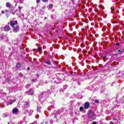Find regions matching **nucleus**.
<instances>
[{
	"label": "nucleus",
	"instance_id": "obj_30",
	"mask_svg": "<svg viewBox=\"0 0 124 124\" xmlns=\"http://www.w3.org/2000/svg\"><path fill=\"white\" fill-rule=\"evenodd\" d=\"M4 13H5L4 11H1V14H4Z\"/></svg>",
	"mask_w": 124,
	"mask_h": 124
},
{
	"label": "nucleus",
	"instance_id": "obj_40",
	"mask_svg": "<svg viewBox=\"0 0 124 124\" xmlns=\"http://www.w3.org/2000/svg\"><path fill=\"white\" fill-rule=\"evenodd\" d=\"M22 17H24V16H25V15L22 14Z\"/></svg>",
	"mask_w": 124,
	"mask_h": 124
},
{
	"label": "nucleus",
	"instance_id": "obj_15",
	"mask_svg": "<svg viewBox=\"0 0 124 124\" xmlns=\"http://www.w3.org/2000/svg\"><path fill=\"white\" fill-rule=\"evenodd\" d=\"M24 2V0H17V3H23Z\"/></svg>",
	"mask_w": 124,
	"mask_h": 124
},
{
	"label": "nucleus",
	"instance_id": "obj_14",
	"mask_svg": "<svg viewBox=\"0 0 124 124\" xmlns=\"http://www.w3.org/2000/svg\"><path fill=\"white\" fill-rule=\"evenodd\" d=\"M16 67L17 68H20L21 67V64L20 63L16 64Z\"/></svg>",
	"mask_w": 124,
	"mask_h": 124
},
{
	"label": "nucleus",
	"instance_id": "obj_9",
	"mask_svg": "<svg viewBox=\"0 0 124 124\" xmlns=\"http://www.w3.org/2000/svg\"><path fill=\"white\" fill-rule=\"evenodd\" d=\"M6 7H7L8 8H10V7L11 6H12V5H11V4L10 3V2H7L6 3Z\"/></svg>",
	"mask_w": 124,
	"mask_h": 124
},
{
	"label": "nucleus",
	"instance_id": "obj_12",
	"mask_svg": "<svg viewBox=\"0 0 124 124\" xmlns=\"http://www.w3.org/2000/svg\"><path fill=\"white\" fill-rule=\"evenodd\" d=\"M45 63H46V64L50 65L51 64V61L49 60H46Z\"/></svg>",
	"mask_w": 124,
	"mask_h": 124
},
{
	"label": "nucleus",
	"instance_id": "obj_6",
	"mask_svg": "<svg viewBox=\"0 0 124 124\" xmlns=\"http://www.w3.org/2000/svg\"><path fill=\"white\" fill-rule=\"evenodd\" d=\"M10 30H11V28L8 25H7L4 27V31H9Z\"/></svg>",
	"mask_w": 124,
	"mask_h": 124
},
{
	"label": "nucleus",
	"instance_id": "obj_18",
	"mask_svg": "<svg viewBox=\"0 0 124 124\" xmlns=\"http://www.w3.org/2000/svg\"><path fill=\"white\" fill-rule=\"evenodd\" d=\"M37 81V79L36 78H34L32 79L31 81L32 82V83H34V82H36Z\"/></svg>",
	"mask_w": 124,
	"mask_h": 124
},
{
	"label": "nucleus",
	"instance_id": "obj_20",
	"mask_svg": "<svg viewBox=\"0 0 124 124\" xmlns=\"http://www.w3.org/2000/svg\"><path fill=\"white\" fill-rule=\"evenodd\" d=\"M22 8H23V7H21V6H19L18 7V10L19 11H21V9H22Z\"/></svg>",
	"mask_w": 124,
	"mask_h": 124
},
{
	"label": "nucleus",
	"instance_id": "obj_33",
	"mask_svg": "<svg viewBox=\"0 0 124 124\" xmlns=\"http://www.w3.org/2000/svg\"><path fill=\"white\" fill-rule=\"evenodd\" d=\"M109 124H114V123H113V122L111 121L110 122Z\"/></svg>",
	"mask_w": 124,
	"mask_h": 124
},
{
	"label": "nucleus",
	"instance_id": "obj_22",
	"mask_svg": "<svg viewBox=\"0 0 124 124\" xmlns=\"http://www.w3.org/2000/svg\"><path fill=\"white\" fill-rule=\"evenodd\" d=\"M94 102L95 103H99V101L98 100H95Z\"/></svg>",
	"mask_w": 124,
	"mask_h": 124
},
{
	"label": "nucleus",
	"instance_id": "obj_25",
	"mask_svg": "<svg viewBox=\"0 0 124 124\" xmlns=\"http://www.w3.org/2000/svg\"><path fill=\"white\" fill-rule=\"evenodd\" d=\"M49 8H52L53 7V4H49Z\"/></svg>",
	"mask_w": 124,
	"mask_h": 124
},
{
	"label": "nucleus",
	"instance_id": "obj_42",
	"mask_svg": "<svg viewBox=\"0 0 124 124\" xmlns=\"http://www.w3.org/2000/svg\"><path fill=\"white\" fill-rule=\"evenodd\" d=\"M46 19H47V17H45V20Z\"/></svg>",
	"mask_w": 124,
	"mask_h": 124
},
{
	"label": "nucleus",
	"instance_id": "obj_5",
	"mask_svg": "<svg viewBox=\"0 0 124 124\" xmlns=\"http://www.w3.org/2000/svg\"><path fill=\"white\" fill-rule=\"evenodd\" d=\"M89 106H90V103H89V102H86L84 105V109H89Z\"/></svg>",
	"mask_w": 124,
	"mask_h": 124
},
{
	"label": "nucleus",
	"instance_id": "obj_46",
	"mask_svg": "<svg viewBox=\"0 0 124 124\" xmlns=\"http://www.w3.org/2000/svg\"><path fill=\"white\" fill-rule=\"evenodd\" d=\"M26 87H28V85H27Z\"/></svg>",
	"mask_w": 124,
	"mask_h": 124
},
{
	"label": "nucleus",
	"instance_id": "obj_3",
	"mask_svg": "<svg viewBox=\"0 0 124 124\" xmlns=\"http://www.w3.org/2000/svg\"><path fill=\"white\" fill-rule=\"evenodd\" d=\"M43 93H42V94H41L39 96V98L40 101H41V102H44V101H45V100H46V97H45V96L43 95Z\"/></svg>",
	"mask_w": 124,
	"mask_h": 124
},
{
	"label": "nucleus",
	"instance_id": "obj_37",
	"mask_svg": "<svg viewBox=\"0 0 124 124\" xmlns=\"http://www.w3.org/2000/svg\"><path fill=\"white\" fill-rule=\"evenodd\" d=\"M118 52H122V50L119 49L118 51Z\"/></svg>",
	"mask_w": 124,
	"mask_h": 124
},
{
	"label": "nucleus",
	"instance_id": "obj_2",
	"mask_svg": "<svg viewBox=\"0 0 124 124\" xmlns=\"http://www.w3.org/2000/svg\"><path fill=\"white\" fill-rule=\"evenodd\" d=\"M95 116V114L93 113V111L89 112L88 118L90 122H92V121L95 120V118H96Z\"/></svg>",
	"mask_w": 124,
	"mask_h": 124
},
{
	"label": "nucleus",
	"instance_id": "obj_19",
	"mask_svg": "<svg viewBox=\"0 0 124 124\" xmlns=\"http://www.w3.org/2000/svg\"><path fill=\"white\" fill-rule=\"evenodd\" d=\"M79 110H80V111H81V112L83 111V110H84V107H81L79 108Z\"/></svg>",
	"mask_w": 124,
	"mask_h": 124
},
{
	"label": "nucleus",
	"instance_id": "obj_36",
	"mask_svg": "<svg viewBox=\"0 0 124 124\" xmlns=\"http://www.w3.org/2000/svg\"><path fill=\"white\" fill-rule=\"evenodd\" d=\"M1 39H2V36L0 37V40H1Z\"/></svg>",
	"mask_w": 124,
	"mask_h": 124
},
{
	"label": "nucleus",
	"instance_id": "obj_1",
	"mask_svg": "<svg viewBox=\"0 0 124 124\" xmlns=\"http://www.w3.org/2000/svg\"><path fill=\"white\" fill-rule=\"evenodd\" d=\"M10 27L13 28V31L14 32H18L19 30V27L18 25V22L17 20H12L10 23Z\"/></svg>",
	"mask_w": 124,
	"mask_h": 124
},
{
	"label": "nucleus",
	"instance_id": "obj_16",
	"mask_svg": "<svg viewBox=\"0 0 124 124\" xmlns=\"http://www.w3.org/2000/svg\"><path fill=\"white\" fill-rule=\"evenodd\" d=\"M32 113H33V110H30L29 112L30 116H31V115H32Z\"/></svg>",
	"mask_w": 124,
	"mask_h": 124
},
{
	"label": "nucleus",
	"instance_id": "obj_48",
	"mask_svg": "<svg viewBox=\"0 0 124 124\" xmlns=\"http://www.w3.org/2000/svg\"><path fill=\"white\" fill-rule=\"evenodd\" d=\"M52 102H54L53 101H52Z\"/></svg>",
	"mask_w": 124,
	"mask_h": 124
},
{
	"label": "nucleus",
	"instance_id": "obj_38",
	"mask_svg": "<svg viewBox=\"0 0 124 124\" xmlns=\"http://www.w3.org/2000/svg\"><path fill=\"white\" fill-rule=\"evenodd\" d=\"M103 92H104V90H101V93H103Z\"/></svg>",
	"mask_w": 124,
	"mask_h": 124
},
{
	"label": "nucleus",
	"instance_id": "obj_28",
	"mask_svg": "<svg viewBox=\"0 0 124 124\" xmlns=\"http://www.w3.org/2000/svg\"><path fill=\"white\" fill-rule=\"evenodd\" d=\"M37 3H39L40 2V0H36Z\"/></svg>",
	"mask_w": 124,
	"mask_h": 124
},
{
	"label": "nucleus",
	"instance_id": "obj_47",
	"mask_svg": "<svg viewBox=\"0 0 124 124\" xmlns=\"http://www.w3.org/2000/svg\"><path fill=\"white\" fill-rule=\"evenodd\" d=\"M52 102H54L53 101H52Z\"/></svg>",
	"mask_w": 124,
	"mask_h": 124
},
{
	"label": "nucleus",
	"instance_id": "obj_21",
	"mask_svg": "<svg viewBox=\"0 0 124 124\" xmlns=\"http://www.w3.org/2000/svg\"><path fill=\"white\" fill-rule=\"evenodd\" d=\"M66 88H67V85H64L63 87V89H64V90H66Z\"/></svg>",
	"mask_w": 124,
	"mask_h": 124
},
{
	"label": "nucleus",
	"instance_id": "obj_43",
	"mask_svg": "<svg viewBox=\"0 0 124 124\" xmlns=\"http://www.w3.org/2000/svg\"><path fill=\"white\" fill-rule=\"evenodd\" d=\"M57 112H58V113H59L60 112V110H58Z\"/></svg>",
	"mask_w": 124,
	"mask_h": 124
},
{
	"label": "nucleus",
	"instance_id": "obj_11",
	"mask_svg": "<svg viewBox=\"0 0 124 124\" xmlns=\"http://www.w3.org/2000/svg\"><path fill=\"white\" fill-rule=\"evenodd\" d=\"M5 15L7 16V18H8V17H9V12L8 10H5Z\"/></svg>",
	"mask_w": 124,
	"mask_h": 124
},
{
	"label": "nucleus",
	"instance_id": "obj_24",
	"mask_svg": "<svg viewBox=\"0 0 124 124\" xmlns=\"http://www.w3.org/2000/svg\"><path fill=\"white\" fill-rule=\"evenodd\" d=\"M43 2H48V0H42Z\"/></svg>",
	"mask_w": 124,
	"mask_h": 124
},
{
	"label": "nucleus",
	"instance_id": "obj_31",
	"mask_svg": "<svg viewBox=\"0 0 124 124\" xmlns=\"http://www.w3.org/2000/svg\"><path fill=\"white\" fill-rule=\"evenodd\" d=\"M50 107H51V108H54V106H53V105H50Z\"/></svg>",
	"mask_w": 124,
	"mask_h": 124
},
{
	"label": "nucleus",
	"instance_id": "obj_45",
	"mask_svg": "<svg viewBox=\"0 0 124 124\" xmlns=\"http://www.w3.org/2000/svg\"><path fill=\"white\" fill-rule=\"evenodd\" d=\"M55 118H57V116H55Z\"/></svg>",
	"mask_w": 124,
	"mask_h": 124
},
{
	"label": "nucleus",
	"instance_id": "obj_35",
	"mask_svg": "<svg viewBox=\"0 0 124 124\" xmlns=\"http://www.w3.org/2000/svg\"><path fill=\"white\" fill-rule=\"evenodd\" d=\"M116 46H118V45H120V44L117 43L116 44Z\"/></svg>",
	"mask_w": 124,
	"mask_h": 124
},
{
	"label": "nucleus",
	"instance_id": "obj_23",
	"mask_svg": "<svg viewBox=\"0 0 124 124\" xmlns=\"http://www.w3.org/2000/svg\"><path fill=\"white\" fill-rule=\"evenodd\" d=\"M38 51H41V50H42V47H39L38 48Z\"/></svg>",
	"mask_w": 124,
	"mask_h": 124
},
{
	"label": "nucleus",
	"instance_id": "obj_32",
	"mask_svg": "<svg viewBox=\"0 0 124 124\" xmlns=\"http://www.w3.org/2000/svg\"><path fill=\"white\" fill-rule=\"evenodd\" d=\"M31 69V68H30V67H28L27 68V70H30Z\"/></svg>",
	"mask_w": 124,
	"mask_h": 124
},
{
	"label": "nucleus",
	"instance_id": "obj_29",
	"mask_svg": "<svg viewBox=\"0 0 124 124\" xmlns=\"http://www.w3.org/2000/svg\"><path fill=\"white\" fill-rule=\"evenodd\" d=\"M92 124H96V122L93 121L92 123Z\"/></svg>",
	"mask_w": 124,
	"mask_h": 124
},
{
	"label": "nucleus",
	"instance_id": "obj_44",
	"mask_svg": "<svg viewBox=\"0 0 124 124\" xmlns=\"http://www.w3.org/2000/svg\"><path fill=\"white\" fill-rule=\"evenodd\" d=\"M121 73V71H120L119 72V73Z\"/></svg>",
	"mask_w": 124,
	"mask_h": 124
},
{
	"label": "nucleus",
	"instance_id": "obj_27",
	"mask_svg": "<svg viewBox=\"0 0 124 124\" xmlns=\"http://www.w3.org/2000/svg\"><path fill=\"white\" fill-rule=\"evenodd\" d=\"M113 121H117V118L115 117H114L112 118Z\"/></svg>",
	"mask_w": 124,
	"mask_h": 124
},
{
	"label": "nucleus",
	"instance_id": "obj_13",
	"mask_svg": "<svg viewBox=\"0 0 124 124\" xmlns=\"http://www.w3.org/2000/svg\"><path fill=\"white\" fill-rule=\"evenodd\" d=\"M24 106H25V107H26V108H27V107H29L30 106V105H29V102H26L25 103V104H24Z\"/></svg>",
	"mask_w": 124,
	"mask_h": 124
},
{
	"label": "nucleus",
	"instance_id": "obj_41",
	"mask_svg": "<svg viewBox=\"0 0 124 124\" xmlns=\"http://www.w3.org/2000/svg\"><path fill=\"white\" fill-rule=\"evenodd\" d=\"M18 3H17L16 2V5H15V6H17V4Z\"/></svg>",
	"mask_w": 124,
	"mask_h": 124
},
{
	"label": "nucleus",
	"instance_id": "obj_34",
	"mask_svg": "<svg viewBox=\"0 0 124 124\" xmlns=\"http://www.w3.org/2000/svg\"><path fill=\"white\" fill-rule=\"evenodd\" d=\"M103 59L104 60H105L106 59V56H105L104 57H103Z\"/></svg>",
	"mask_w": 124,
	"mask_h": 124
},
{
	"label": "nucleus",
	"instance_id": "obj_4",
	"mask_svg": "<svg viewBox=\"0 0 124 124\" xmlns=\"http://www.w3.org/2000/svg\"><path fill=\"white\" fill-rule=\"evenodd\" d=\"M63 80H62L61 78H56V80L54 81V83L55 84H61Z\"/></svg>",
	"mask_w": 124,
	"mask_h": 124
},
{
	"label": "nucleus",
	"instance_id": "obj_8",
	"mask_svg": "<svg viewBox=\"0 0 124 124\" xmlns=\"http://www.w3.org/2000/svg\"><path fill=\"white\" fill-rule=\"evenodd\" d=\"M18 111H19V109H18L16 108H15L13 109L12 112L13 114H17Z\"/></svg>",
	"mask_w": 124,
	"mask_h": 124
},
{
	"label": "nucleus",
	"instance_id": "obj_26",
	"mask_svg": "<svg viewBox=\"0 0 124 124\" xmlns=\"http://www.w3.org/2000/svg\"><path fill=\"white\" fill-rule=\"evenodd\" d=\"M3 117H7V114H5V113H4V114H3Z\"/></svg>",
	"mask_w": 124,
	"mask_h": 124
},
{
	"label": "nucleus",
	"instance_id": "obj_7",
	"mask_svg": "<svg viewBox=\"0 0 124 124\" xmlns=\"http://www.w3.org/2000/svg\"><path fill=\"white\" fill-rule=\"evenodd\" d=\"M27 93L29 95H31V94H33V90L31 89L28 92H26V94H27Z\"/></svg>",
	"mask_w": 124,
	"mask_h": 124
},
{
	"label": "nucleus",
	"instance_id": "obj_17",
	"mask_svg": "<svg viewBox=\"0 0 124 124\" xmlns=\"http://www.w3.org/2000/svg\"><path fill=\"white\" fill-rule=\"evenodd\" d=\"M41 109V107H38L37 108V112H40V109Z\"/></svg>",
	"mask_w": 124,
	"mask_h": 124
},
{
	"label": "nucleus",
	"instance_id": "obj_10",
	"mask_svg": "<svg viewBox=\"0 0 124 124\" xmlns=\"http://www.w3.org/2000/svg\"><path fill=\"white\" fill-rule=\"evenodd\" d=\"M15 101H16V99H14V101L13 100H10L9 102L10 105H11L12 104H13V103L15 102Z\"/></svg>",
	"mask_w": 124,
	"mask_h": 124
},
{
	"label": "nucleus",
	"instance_id": "obj_39",
	"mask_svg": "<svg viewBox=\"0 0 124 124\" xmlns=\"http://www.w3.org/2000/svg\"><path fill=\"white\" fill-rule=\"evenodd\" d=\"M13 15H14L15 14V12L12 13Z\"/></svg>",
	"mask_w": 124,
	"mask_h": 124
}]
</instances>
